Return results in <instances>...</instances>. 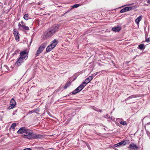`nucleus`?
I'll return each instance as SVG.
<instances>
[{"instance_id":"f257e3e1","label":"nucleus","mask_w":150,"mask_h":150,"mask_svg":"<svg viewBox=\"0 0 150 150\" xmlns=\"http://www.w3.org/2000/svg\"><path fill=\"white\" fill-rule=\"evenodd\" d=\"M59 26L58 24H54L46 30L42 35V39L44 40L51 38L58 31Z\"/></svg>"},{"instance_id":"f03ea898","label":"nucleus","mask_w":150,"mask_h":150,"mask_svg":"<svg viewBox=\"0 0 150 150\" xmlns=\"http://www.w3.org/2000/svg\"><path fill=\"white\" fill-rule=\"evenodd\" d=\"M24 136V138L29 139H41L44 137L43 135L33 133L32 130L28 129L25 131Z\"/></svg>"},{"instance_id":"7ed1b4c3","label":"nucleus","mask_w":150,"mask_h":150,"mask_svg":"<svg viewBox=\"0 0 150 150\" xmlns=\"http://www.w3.org/2000/svg\"><path fill=\"white\" fill-rule=\"evenodd\" d=\"M28 51L27 50H24L20 53L19 57L26 60L28 57Z\"/></svg>"},{"instance_id":"20e7f679","label":"nucleus","mask_w":150,"mask_h":150,"mask_svg":"<svg viewBox=\"0 0 150 150\" xmlns=\"http://www.w3.org/2000/svg\"><path fill=\"white\" fill-rule=\"evenodd\" d=\"M137 7L136 5H134L132 6L126 7L122 9L120 11L121 13H122L127 12L128 11H131L134 8H136Z\"/></svg>"},{"instance_id":"39448f33","label":"nucleus","mask_w":150,"mask_h":150,"mask_svg":"<svg viewBox=\"0 0 150 150\" xmlns=\"http://www.w3.org/2000/svg\"><path fill=\"white\" fill-rule=\"evenodd\" d=\"M86 86V85H85L84 84H83V83H82L80 84L78 87L72 92V94H74L77 93H79Z\"/></svg>"},{"instance_id":"423d86ee","label":"nucleus","mask_w":150,"mask_h":150,"mask_svg":"<svg viewBox=\"0 0 150 150\" xmlns=\"http://www.w3.org/2000/svg\"><path fill=\"white\" fill-rule=\"evenodd\" d=\"M16 102L15 100L12 98L10 102V104L9 106L7 108V109L10 110L14 108L16 105Z\"/></svg>"},{"instance_id":"0eeeda50","label":"nucleus","mask_w":150,"mask_h":150,"mask_svg":"<svg viewBox=\"0 0 150 150\" xmlns=\"http://www.w3.org/2000/svg\"><path fill=\"white\" fill-rule=\"evenodd\" d=\"M129 142V140L122 141L120 142L115 144L114 146L115 147H118L121 145H125L127 143V142Z\"/></svg>"},{"instance_id":"6e6552de","label":"nucleus","mask_w":150,"mask_h":150,"mask_svg":"<svg viewBox=\"0 0 150 150\" xmlns=\"http://www.w3.org/2000/svg\"><path fill=\"white\" fill-rule=\"evenodd\" d=\"M13 34L14 35L15 39L16 40L19 41V36L18 35L19 33L15 29L13 30Z\"/></svg>"},{"instance_id":"1a4fd4ad","label":"nucleus","mask_w":150,"mask_h":150,"mask_svg":"<svg viewBox=\"0 0 150 150\" xmlns=\"http://www.w3.org/2000/svg\"><path fill=\"white\" fill-rule=\"evenodd\" d=\"M25 60L21 57H19L16 62L18 66H20L21 64Z\"/></svg>"},{"instance_id":"9d476101","label":"nucleus","mask_w":150,"mask_h":150,"mask_svg":"<svg viewBox=\"0 0 150 150\" xmlns=\"http://www.w3.org/2000/svg\"><path fill=\"white\" fill-rule=\"evenodd\" d=\"M27 129L25 127H21L19 129L17 132V133L18 134H25Z\"/></svg>"},{"instance_id":"9b49d317","label":"nucleus","mask_w":150,"mask_h":150,"mask_svg":"<svg viewBox=\"0 0 150 150\" xmlns=\"http://www.w3.org/2000/svg\"><path fill=\"white\" fill-rule=\"evenodd\" d=\"M128 148L129 150H137L138 149L137 145L133 143L130 144Z\"/></svg>"},{"instance_id":"f8f14e48","label":"nucleus","mask_w":150,"mask_h":150,"mask_svg":"<svg viewBox=\"0 0 150 150\" xmlns=\"http://www.w3.org/2000/svg\"><path fill=\"white\" fill-rule=\"evenodd\" d=\"M93 78V76H90L88 77L86 79L85 81L83 82V84H84L86 86V84L90 82V81Z\"/></svg>"},{"instance_id":"ddd939ff","label":"nucleus","mask_w":150,"mask_h":150,"mask_svg":"<svg viewBox=\"0 0 150 150\" xmlns=\"http://www.w3.org/2000/svg\"><path fill=\"white\" fill-rule=\"evenodd\" d=\"M122 29L120 26H117L112 28V30L114 32H117L120 31Z\"/></svg>"},{"instance_id":"4468645a","label":"nucleus","mask_w":150,"mask_h":150,"mask_svg":"<svg viewBox=\"0 0 150 150\" xmlns=\"http://www.w3.org/2000/svg\"><path fill=\"white\" fill-rule=\"evenodd\" d=\"M81 5V4H75L74 5H73L72 7L71 8V9L69 10L68 11H67V12H65L64 15H65L68 12H69V11H71V9L73 8H77L78 7H79Z\"/></svg>"},{"instance_id":"2eb2a0df","label":"nucleus","mask_w":150,"mask_h":150,"mask_svg":"<svg viewBox=\"0 0 150 150\" xmlns=\"http://www.w3.org/2000/svg\"><path fill=\"white\" fill-rule=\"evenodd\" d=\"M52 45H50L47 47L46 50V52H49L54 48V47L52 46Z\"/></svg>"},{"instance_id":"dca6fc26","label":"nucleus","mask_w":150,"mask_h":150,"mask_svg":"<svg viewBox=\"0 0 150 150\" xmlns=\"http://www.w3.org/2000/svg\"><path fill=\"white\" fill-rule=\"evenodd\" d=\"M46 43H45L42 44L39 48H40H40L39 50L41 51L42 50V52L43 51V50L44 49L46 46Z\"/></svg>"},{"instance_id":"f3484780","label":"nucleus","mask_w":150,"mask_h":150,"mask_svg":"<svg viewBox=\"0 0 150 150\" xmlns=\"http://www.w3.org/2000/svg\"><path fill=\"white\" fill-rule=\"evenodd\" d=\"M58 43V41L56 39H54L52 41V43L50 45H52V46L54 48L57 45Z\"/></svg>"},{"instance_id":"a211bd4d","label":"nucleus","mask_w":150,"mask_h":150,"mask_svg":"<svg viewBox=\"0 0 150 150\" xmlns=\"http://www.w3.org/2000/svg\"><path fill=\"white\" fill-rule=\"evenodd\" d=\"M142 18V16H140L135 20L136 23L138 24Z\"/></svg>"},{"instance_id":"6ab92c4d","label":"nucleus","mask_w":150,"mask_h":150,"mask_svg":"<svg viewBox=\"0 0 150 150\" xmlns=\"http://www.w3.org/2000/svg\"><path fill=\"white\" fill-rule=\"evenodd\" d=\"M137 97V96L136 95H132L128 97L126 99H125L124 100L125 101H126L127 100L130 99H132L134 98H135Z\"/></svg>"},{"instance_id":"aec40b11","label":"nucleus","mask_w":150,"mask_h":150,"mask_svg":"<svg viewBox=\"0 0 150 150\" xmlns=\"http://www.w3.org/2000/svg\"><path fill=\"white\" fill-rule=\"evenodd\" d=\"M20 30H29V28L28 27L26 26L25 25H22V28H20Z\"/></svg>"},{"instance_id":"412c9836","label":"nucleus","mask_w":150,"mask_h":150,"mask_svg":"<svg viewBox=\"0 0 150 150\" xmlns=\"http://www.w3.org/2000/svg\"><path fill=\"white\" fill-rule=\"evenodd\" d=\"M145 46L144 44H140L139 45L137 48L140 50H144L145 48Z\"/></svg>"},{"instance_id":"4be33fe9","label":"nucleus","mask_w":150,"mask_h":150,"mask_svg":"<svg viewBox=\"0 0 150 150\" xmlns=\"http://www.w3.org/2000/svg\"><path fill=\"white\" fill-rule=\"evenodd\" d=\"M40 48H39L36 52V53L35 54L36 56H38L39 55V54L42 52V50L41 51L39 50Z\"/></svg>"},{"instance_id":"5701e85b","label":"nucleus","mask_w":150,"mask_h":150,"mask_svg":"<svg viewBox=\"0 0 150 150\" xmlns=\"http://www.w3.org/2000/svg\"><path fill=\"white\" fill-rule=\"evenodd\" d=\"M147 37H148V35L147 34H146V35H145V39H146L145 41H146V42H150V38H148Z\"/></svg>"},{"instance_id":"b1692460","label":"nucleus","mask_w":150,"mask_h":150,"mask_svg":"<svg viewBox=\"0 0 150 150\" xmlns=\"http://www.w3.org/2000/svg\"><path fill=\"white\" fill-rule=\"evenodd\" d=\"M71 84L70 82L67 83L64 87V89H66L68 86H69Z\"/></svg>"},{"instance_id":"393cba45","label":"nucleus","mask_w":150,"mask_h":150,"mask_svg":"<svg viewBox=\"0 0 150 150\" xmlns=\"http://www.w3.org/2000/svg\"><path fill=\"white\" fill-rule=\"evenodd\" d=\"M23 18L24 19L27 20H28L29 19L28 15V14H25L24 15Z\"/></svg>"},{"instance_id":"a878e982","label":"nucleus","mask_w":150,"mask_h":150,"mask_svg":"<svg viewBox=\"0 0 150 150\" xmlns=\"http://www.w3.org/2000/svg\"><path fill=\"white\" fill-rule=\"evenodd\" d=\"M120 124L123 125H127V123L126 121H120Z\"/></svg>"},{"instance_id":"bb28decb","label":"nucleus","mask_w":150,"mask_h":150,"mask_svg":"<svg viewBox=\"0 0 150 150\" xmlns=\"http://www.w3.org/2000/svg\"><path fill=\"white\" fill-rule=\"evenodd\" d=\"M16 124L15 123H13L12 124V125H11V128H12V129H15V127H16Z\"/></svg>"},{"instance_id":"cd10ccee","label":"nucleus","mask_w":150,"mask_h":150,"mask_svg":"<svg viewBox=\"0 0 150 150\" xmlns=\"http://www.w3.org/2000/svg\"><path fill=\"white\" fill-rule=\"evenodd\" d=\"M40 111L39 109L37 108L33 110V112H35L36 113H38V112Z\"/></svg>"},{"instance_id":"c85d7f7f","label":"nucleus","mask_w":150,"mask_h":150,"mask_svg":"<svg viewBox=\"0 0 150 150\" xmlns=\"http://www.w3.org/2000/svg\"><path fill=\"white\" fill-rule=\"evenodd\" d=\"M22 25H21L20 23H19L18 24V26L19 27V28H18L20 29V28H22Z\"/></svg>"},{"instance_id":"c756f323","label":"nucleus","mask_w":150,"mask_h":150,"mask_svg":"<svg viewBox=\"0 0 150 150\" xmlns=\"http://www.w3.org/2000/svg\"><path fill=\"white\" fill-rule=\"evenodd\" d=\"M17 110H14L13 113V115H15L16 114V112H17Z\"/></svg>"},{"instance_id":"7c9ffc66","label":"nucleus","mask_w":150,"mask_h":150,"mask_svg":"<svg viewBox=\"0 0 150 150\" xmlns=\"http://www.w3.org/2000/svg\"><path fill=\"white\" fill-rule=\"evenodd\" d=\"M23 150H32L30 148H27L24 149Z\"/></svg>"},{"instance_id":"2f4dec72","label":"nucleus","mask_w":150,"mask_h":150,"mask_svg":"<svg viewBox=\"0 0 150 150\" xmlns=\"http://www.w3.org/2000/svg\"><path fill=\"white\" fill-rule=\"evenodd\" d=\"M93 109H94V110H96V111H98V109L97 108H96V107H94L93 108Z\"/></svg>"},{"instance_id":"473e14b6","label":"nucleus","mask_w":150,"mask_h":150,"mask_svg":"<svg viewBox=\"0 0 150 150\" xmlns=\"http://www.w3.org/2000/svg\"><path fill=\"white\" fill-rule=\"evenodd\" d=\"M21 24H22V25H25V24L24 23V22L23 21H21Z\"/></svg>"},{"instance_id":"72a5a7b5","label":"nucleus","mask_w":150,"mask_h":150,"mask_svg":"<svg viewBox=\"0 0 150 150\" xmlns=\"http://www.w3.org/2000/svg\"><path fill=\"white\" fill-rule=\"evenodd\" d=\"M33 112V110H32V111H30L28 112V113H29V114H32V113Z\"/></svg>"},{"instance_id":"f704fd0d","label":"nucleus","mask_w":150,"mask_h":150,"mask_svg":"<svg viewBox=\"0 0 150 150\" xmlns=\"http://www.w3.org/2000/svg\"><path fill=\"white\" fill-rule=\"evenodd\" d=\"M147 3L150 4V0H148L147 1Z\"/></svg>"},{"instance_id":"c9c22d12","label":"nucleus","mask_w":150,"mask_h":150,"mask_svg":"<svg viewBox=\"0 0 150 150\" xmlns=\"http://www.w3.org/2000/svg\"><path fill=\"white\" fill-rule=\"evenodd\" d=\"M98 111L101 112L102 111V110L101 109H98Z\"/></svg>"},{"instance_id":"e433bc0d","label":"nucleus","mask_w":150,"mask_h":150,"mask_svg":"<svg viewBox=\"0 0 150 150\" xmlns=\"http://www.w3.org/2000/svg\"><path fill=\"white\" fill-rule=\"evenodd\" d=\"M70 94H71V93L69 94V95H68V96H69V95Z\"/></svg>"},{"instance_id":"4c0bfd02","label":"nucleus","mask_w":150,"mask_h":150,"mask_svg":"<svg viewBox=\"0 0 150 150\" xmlns=\"http://www.w3.org/2000/svg\"><path fill=\"white\" fill-rule=\"evenodd\" d=\"M41 148H42V149H43V148H42V147H40Z\"/></svg>"},{"instance_id":"58836bf2","label":"nucleus","mask_w":150,"mask_h":150,"mask_svg":"<svg viewBox=\"0 0 150 150\" xmlns=\"http://www.w3.org/2000/svg\"><path fill=\"white\" fill-rule=\"evenodd\" d=\"M129 4H128V5H127V6H129Z\"/></svg>"},{"instance_id":"ea45409f","label":"nucleus","mask_w":150,"mask_h":150,"mask_svg":"<svg viewBox=\"0 0 150 150\" xmlns=\"http://www.w3.org/2000/svg\"><path fill=\"white\" fill-rule=\"evenodd\" d=\"M104 117H106L105 116H104Z\"/></svg>"}]
</instances>
